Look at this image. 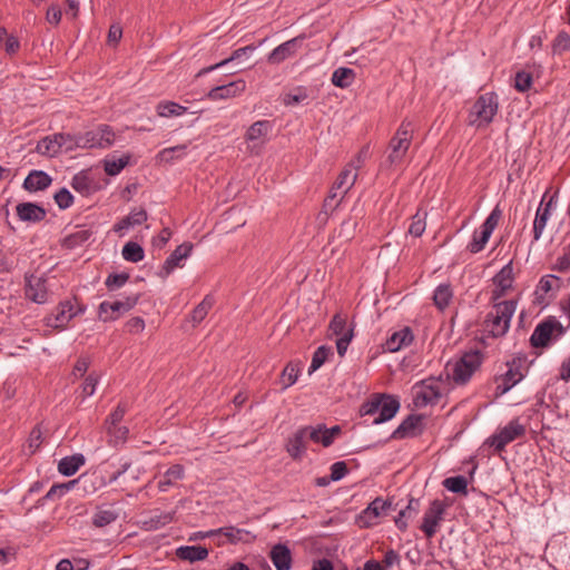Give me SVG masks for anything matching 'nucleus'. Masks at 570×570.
<instances>
[{"label": "nucleus", "instance_id": "1", "mask_svg": "<svg viewBox=\"0 0 570 570\" xmlns=\"http://www.w3.org/2000/svg\"><path fill=\"white\" fill-rule=\"evenodd\" d=\"M493 303V311L485 316L484 330L492 337H501L509 331L511 318L517 309V301L509 299Z\"/></svg>", "mask_w": 570, "mask_h": 570}, {"label": "nucleus", "instance_id": "2", "mask_svg": "<svg viewBox=\"0 0 570 570\" xmlns=\"http://www.w3.org/2000/svg\"><path fill=\"white\" fill-rule=\"evenodd\" d=\"M499 109L498 97L493 92H487L478 97L469 114V125L476 128L489 126Z\"/></svg>", "mask_w": 570, "mask_h": 570}, {"label": "nucleus", "instance_id": "3", "mask_svg": "<svg viewBox=\"0 0 570 570\" xmlns=\"http://www.w3.org/2000/svg\"><path fill=\"white\" fill-rule=\"evenodd\" d=\"M483 362V354L478 350L465 352L455 363L448 364L446 370L456 384H465L479 370Z\"/></svg>", "mask_w": 570, "mask_h": 570}, {"label": "nucleus", "instance_id": "4", "mask_svg": "<svg viewBox=\"0 0 570 570\" xmlns=\"http://www.w3.org/2000/svg\"><path fill=\"white\" fill-rule=\"evenodd\" d=\"M413 131L412 121L403 120L389 145L387 161L390 165H400L403 161L412 142Z\"/></svg>", "mask_w": 570, "mask_h": 570}, {"label": "nucleus", "instance_id": "5", "mask_svg": "<svg viewBox=\"0 0 570 570\" xmlns=\"http://www.w3.org/2000/svg\"><path fill=\"white\" fill-rule=\"evenodd\" d=\"M350 164L338 175L337 179L330 189L328 196L324 199L323 208L327 213L333 212L344 198L345 194L354 186L357 174L352 170Z\"/></svg>", "mask_w": 570, "mask_h": 570}, {"label": "nucleus", "instance_id": "6", "mask_svg": "<svg viewBox=\"0 0 570 570\" xmlns=\"http://www.w3.org/2000/svg\"><path fill=\"white\" fill-rule=\"evenodd\" d=\"M566 330L554 316H549L540 322L531 337L530 343L533 347H547L552 338H559L564 334Z\"/></svg>", "mask_w": 570, "mask_h": 570}, {"label": "nucleus", "instance_id": "7", "mask_svg": "<svg viewBox=\"0 0 570 570\" xmlns=\"http://www.w3.org/2000/svg\"><path fill=\"white\" fill-rule=\"evenodd\" d=\"M115 141V132L108 125H101L95 130L77 134L78 148H108Z\"/></svg>", "mask_w": 570, "mask_h": 570}, {"label": "nucleus", "instance_id": "8", "mask_svg": "<svg viewBox=\"0 0 570 570\" xmlns=\"http://www.w3.org/2000/svg\"><path fill=\"white\" fill-rule=\"evenodd\" d=\"M139 294H132L125 299L105 301L99 305V318L104 322L115 321L129 312L137 304Z\"/></svg>", "mask_w": 570, "mask_h": 570}, {"label": "nucleus", "instance_id": "9", "mask_svg": "<svg viewBox=\"0 0 570 570\" xmlns=\"http://www.w3.org/2000/svg\"><path fill=\"white\" fill-rule=\"evenodd\" d=\"M525 434V428L518 419L510 421L497 434L492 435L488 443L494 448L497 452H501L507 444Z\"/></svg>", "mask_w": 570, "mask_h": 570}, {"label": "nucleus", "instance_id": "10", "mask_svg": "<svg viewBox=\"0 0 570 570\" xmlns=\"http://www.w3.org/2000/svg\"><path fill=\"white\" fill-rule=\"evenodd\" d=\"M24 283V295L28 299L37 304H45L48 301V288L45 277H38L33 274H26Z\"/></svg>", "mask_w": 570, "mask_h": 570}, {"label": "nucleus", "instance_id": "11", "mask_svg": "<svg viewBox=\"0 0 570 570\" xmlns=\"http://www.w3.org/2000/svg\"><path fill=\"white\" fill-rule=\"evenodd\" d=\"M445 512V504L440 500H433L430 508L425 511L421 530L428 538H432L436 533V528Z\"/></svg>", "mask_w": 570, "mask_h": 570}, {"label": "nucleus", "instance_id": "12", "mask_svg": "<svg viewBox=\"0 0 570 570\" xmlns=\"http://www.w3.org/2000/svg\"><path fill=\"white\" fill-rule=\"evenodd\" d=\"M508 371L497 379L495 395L500 396L510 391L523 377L520 370V361L508 362Z\"/></svg>", "mask_w": 570, "mask_h": 570}, {"label": "nucleus", "instance_id": "13", "mask_svg": "<svg viewBox=\"0 0 570 570\" xmlns=\"http://www.w3.org/2000/svg\"><path fill=\"white\" fill-rule=\"evenodd\" d=\"M493 284L495 289L492 292V302L499 301L505 295L507 291L512 287L513 284V267L512 263L504 265L499 273L493 277Z\"/></svg>", "mask_w": 570, "mask_h": 570}, {"label": "nucleus", "instance_id": "14", "mask_svg": "<svg viewBox=\"0 0 570 570\" xmlns=\"http://www.w3.org/2000/svg\"><path fill=\"white\" fill-rule=\"evenodd\" d=\"M440 397L441 392L438 383L432 380H425L415 393L414 403L416 406H426L428 404L436 403Z\"/></svg>", "mask_w": 570, "mask_h": 570}, {"label": "nucleus", "instance_id": "15", "mask_svg": "<svg viewBox=\"0 0 570 570\" xmlns=\"http://www.w3.org/2000/svg\"><path fill=\"white\" fill-rule=\"evenodd\" d=\"M245 89L246 82L243 79H238L227 85L212 88L207 94V98L210 100L228 99L240 95Z\"/></svg>", "mask_w": 570, "mask_h": 570}, {"label": "nucleus", "instance_id": "16", "mask_svg": "<svg viewBox=\"0 0 570 570\" xmlns=\"http://www.w3.org/2000/svg\"><path fill=\"white\" fill-rule=\"evenodd\" d=\"M307 434L304 426L296 430L286 442V451L294 460H301L307 450Z\"/></svg>", "mask_w": 570, "mask_h": 570}, {"label": "nucleus", "instance_id": "17", "mask_svg": "<svg viewBox=\"0 0 570 570\" xmlns=\"http://www.w3.org/2000/svg\"><path fill=\"white\" fill-rule=\"evenodd\" d=\"M380 401V409H379V416L374 419V424H381L383 422H386L395 416L400 409V401L397 397L390 395V394H379Z\"/></svg>", "mask_w": 570, "mask_h": 570}, {"label": "nucleus", "instance_id": "18", "mask_svg": "<svg viewBox=\"0 0 570 570\" xmlns=\"http://www.w3.org/2000/svg\"><path fill=\"white\" fill-rule=\"evenodd\" d=\"M304 36H298L293 38L284 43L277 46L269 55L268 62L269 63H281L285 59L292 57L297 49L299 48L301 41L304 39Z\"/></svg>", "mask_w": 570, "mask_h": 570}, {"label": "nucleus", "instance_id": "19", "mask_svg": "<svg viewBox=\"0 0 570 570\" xmlns=\"http://www.w3.org/2000/svg\"><path fill=\"white\" fill-rule=\"evenodd\" d=\"M77 314L78 312L73 311V305L70 301L61 302L57 307L56 315L53 317H47V325L62 330Z\"/></svg>", "mask_w": 570, "mask_h": 570}, {"label": "nucleus", "instance_id": "20", "mask_svg": "<svg viewBox=\"0 0 570 570\" xmlns=\"http://www.w3.org/2000/svg\"><path fill=\"white\" fill-rule=\"evenodd\" d=\"M20 220L28 223H39L46 218L47 212L43 207L33 203H20L16 207Z\"/></svg>", "mask_w": 570, "mask_h": 570}, {"label": "nucleus", "instance_id": "21", "mask_svg": "<svg viewBox=\"0 0 570 570\" xmlns=\"http://www.w3.org/2000/svg\"><path fill=\"white\" fill-rule=\"evenodd\" d=\"M390 508V501L383 500L382 498H376L367 505L366 509L362 511L360 518L364 521V524L368 527L373 524L377 518L385 514Z\"/></svg>", "mask_w": 570, "mask_h": 570}, {"label": "nucleus", "instance_id": "22", "mask_svg": "<svg viewBox=\"0 0 570 570\" xmlns=\"http://www.w3.org/2000/svg\"><path fill=\"white\" fill-rule=\"evenodd\" d=\"M185 468L181 464H174L168 468L161 479L158 481L157 488L160 492H167L169 488L175 487L176 483L185 478Z\"/></svg>", "mask_w": 570, "mask_h": 570}, {"label": "nucleus", "instance_id": "23", "mask_svg": "<svg viewBox=\"0 0 570 570\" xmlns=\"http://www.w3.org/2000/svg\"><path fill=\"white\" fill-rule=\"evenodd\" d=\"M413 333L410 327L394 332L385 342L384 347L389 352H397L413 342Z\"/></svg>", "mask_w": 570, "mask_h": 570}, {"label": "nucleus", "instance_id": "24", "mask_svg": "<svg viewBox=\"0 0 570 570\" xmlns=\"http://www.w3.org/2000/svg\"><path fill=\"white\" fill-rule=\"evenodd\" d=\"M118 517L119 513L112 504H102L97 507L92 514L91 522L96 528H104L115 522Z\"/></svg>", "mask_w": 570, "mask_h": 570}, {"label": "nucleus", "instance_id": "25", "mask_svg": "<svg viewBox=\"0 0 570 570\" xmlns=\"http://www.w3.org/2000/svg\"><path fill=\"white\" fill-rule=\"evenodd\" d=\"M271 560L276 570H289L292 567V553L287 546L275 544L269 553Z\"/></svg>", "mask_w": 570, "mask_h": 570}, {"label": "nucleus", "instance_id": "26", "mask_svg": "<svg viewBox=\"0 0 570 570\" xmlns=\"http://www.w3.org/2000/svg\"><path fill=\"white\" fill-rule=\"evenodd\" d=\"M51 177L42 170H32L23 181V188L29 191L45 190L51 185Z\"/></svg>", "mask_w": 570, "mask_h": 570}, {"label": "nucleus", "instance_id": "27", "mask_svg": "<svg viewBox=\"0 0 570 570\" xmlns=\"http://www.w3.org/2000/svg\"><path fill=\"white\" fill-rule=\"evenodd\" d=\"M554 204V196H552L546 204H543V200L541 202L540 207L537 210V215L533 222V237L535 240H538L542 232L547 225V222L550 217V212L552 208V205Z\"/></svg>", "mask_w": 570, "mask_h": 570}, {"label": "nucleus", "instance_id": "28", "mask_svg": "<svg viewBox=\"0 0 570 570\" xmlns=\"http://www.w3.org/2000/svg\"><path fill=\"white\" fill-rule=\"evenodd\" d=\"M193 249V245L190 243H183L177 246V248L167 257L164 263V271L166 275H169L176 267L179 266V263L187 258Z\"/></svg>", "mask_w": 570, "mask_h": 570}, {"label": "nucleus", "instance_id": "29", "mask_svg": "<svg viewBox=\"0 0 570 570\" xmlns=\"http://www.w3.org/2000/svg\"><path fill=\"white\" fill-rule=\"evenodd\" d=\"M421 422V416L415 414H410L402 423L397 426L396 430L392 433L391 438L395 440L405 439L409 436L416 435V429Z\"/></svg>", "mask_w": 570, "mask_h": 570}, {"label": "nucleus", "instance_id": "30", "mask_svg": "<svg viewBox=\"0 0 570 570\" xmlns=\"http://www.w3.org/2000/svg\"><path fill=\"white\" fill-rule=\"evenodd\" d=\"M176 556L189 562L202 561L208 557V550L202 546H183L176 550Z\"/></svg>", "mask_w": 570, "mask_h": 570}, {"label": "nucleus", "instance_id": "31", "mask_svg": "<svg viewBox=\"0 0 570 570\" xmlns=\"http://www.w3.org/2000/svg\"><path fill=\"white\" fill-rule=\"evenodd\" d=\"M85 461L82 454L65 456L58 463V471L65 476H71L85 464Z\"/></svg>", "mask_w": 570, "mask_h": 570}, {"label": "nucleus", "instance_id": "32", "mask_svg": "<svg viewBox=\"0 0 570 570\" xmlns=\"http://www.w3.org/2000/svg\"><path fill=\"white\" fill-rule=\"evenodd\" d=\"M147 213L144 208H135L129 213L128 216L124 217L119 223L115 225L114 230L121 232L132 226L141 225L147 220Z\"/></svg>", "mask_w": 570, "mask_h": 570}, {"label": "nucleus", "instance_id": "33", "mask_svg": "<svg viewBox=\"0 0 570 570\" xmlns=\"http://www.w3.org/2000/svg\"><path fill=\"white\" fill-rule=\"evenodd\" d=\"M36 150L43 156H55L59 154L61 150L59 142L57 140L56 135L47 136L42 138L36 147Z\"/></svg>", "mask_w": 570, "mask_h": 570}, {"label": "nucleus", "instance_id": "34", "mask_svg": "<svg viewBox=\"0 0 570 570\" xmlns=\"http://www.w3.org/2000/svg\"><path fill=\"white\" fill-rule=\"evenodd\" d=\"M272 129V124L268 120L255 121L246 132V140L255 141L265 137Z\"/></svg>", "mask_w": 570, "mask_h": 570}, {"label": "nucleus", "instance_id": "35", "mask_svg": "<svg viewBox=\"0 0 570 570\" xmlns=\"http://www.w3.org/2000/svg\"><path fill=\"white\" fill-rule=\"evenodd\" d=\"M213 305L214 298L210 295L205 296V298L191 312L190 320L193 322V326L199 324L207 316Z\"/></svg>", "mask_w": 570, "mask_h": 570}, {"label": "nucleus", "instance_id": "36", "mask_svg": "<svg viewBox=\"0 0 570 570\" xmlns=\"http://www.w3.org/2000/svg\"><path fill=\"white\" fill-rule=\"evenodd\" d=\"M355 77V72L351 68H337L332 75V83L338 88H347Z\"/></svg>", "mask_w": 570, "mask_h": 570}, {"label": "nucleus", "instance_id": "37", "mask_svg": "<svg viewBox=\"0 0 570 570\" xmlns=\"http://www.w3.org/2000/svg\"><path fill=\"white\" fill-rule=\"evenodd\" d=\"M253 50H254V47H252V46H246V47L239 48V49L235 50L229 58H227L225 60H222L220 62H217V63H215L213 66H209V67L200 69L197 72L196 77H202V76H204V75H206V73H208V72H210V71H213L215 69H218V68L229 63L230 61L238 60L243 56H245V53L247 51H253Z\"/></svg>", "mask_w": 570, "mask_h": 570}, {"label": "nucleus", "instance_id": "38", "mask_svg": "<svg viewBox=\"0 0 570 570\" xmlns=\"http://www.w3.org/2000/svg\"><path fill=\"white\" fill-rule=\"evenodd\" d=\"M243 533L248 534L249 532L243 529H237L235 527H225L207 531V534L209 535H224L230 543L239 542L242 540Z\"/></svg>", "mask_w": 570, "mask_h": 570}, {"label": "nucleus", "instance_id": "39", "mask_svg": "<svg viewBox=\"0 0 570 570\" xmlns=\"http://www.w3.org/2000/svg\"><path fill=\"white\" fill-rule=\"evenodd\" d=\"M89 481V476L86 474L80 475L77 480H72L67 484H60V485H52L50 490L46 494V499L53 500L56 495H62L70 487H72L76 483H82L83 490L88 491L87 482Z\"/></svg>", "mask_w": 570, "mask_h": 570}, {"label": "nucleus", "instance_id": "40", "mask_svg": "<svg viewBox=\"0 0 570 570\" xmlns=\"http://www.w3.org/2000/svg\"><path fill=\"white\" fill-rule=\"evenodd\" d=\"M71 186L76 191L82 195H89L94 191V183L83 171L73 176Z\"/></svg>", "mask_w": 570, "mask_h": 570}, {"label": "nucleus", "instance_id": "41", "mask_svg": "<svg viewBox=\"0 0 570 570\" xmlns=\"http://www.w3.org/2000/svg\"><path fill=\"white\" fill-rule=\"evenodd\" d=\"M122 257L124 259L131 262V263H138L144 259L145 252L144 248L135 242H128L122 247Z\"/></svg>", "mask_w": 570, "mask_h": 570}, {"label": "nucleus", "instance_id": "42", "mask_svg": "<svg viewBox=\"0 0 570 570\" xmlns=\"http://www.w3.org/2000/svg\"><path fill=\"white\" fill-rule=\"evenodd\" d=\"M443 487L458 494H468V480L463 475L450 476L443 481Z\"/></svg>", "mask_w": 570, "mask_h": 570}, {"label": "nucleus", "instance_id": "43", "mask_svg": "<svg viewBox=\"0 0 570 570\" xmlns=\"http://www.w3.org/2000/svg\"><path fill=\"white\" fill-rule=\"evenodd\" d=\"M130 157L128 155L122 156L120 158H110L105 159L104 169L107 175L116 176L118 175L129 163Z\"/></svg>", "mask_w": 570, "mask_h": 570}, {"label": "nucleus", "instance_id": "44", "mask_svg": "<svg viewBox=\"0 0 570 570\" xmlns=\"http://www.w3.org/2000/svg\"><path fill=\"white\" fill-rule=\"evenodd\" d=\"M187 111V108L174 101L160 102L157 106V112L160 117L180 116Z\"/></svg>", "mask_w": 570, "mask_h": 570}, {"label": "nucleus", "instance_id": "45", "mask_svg": "<svg viewBox=\"0 0 570 570\" xmlns=\"http://www.w3.org/2000/svg\"><path fill=\"white\" fill-rule=\"evenodd\" d=\"M452 298V291L449 285L441 284L436 287L433 301L434 304L440 308L444 309L450 304V301Z\"/></svg>", "mask_w": 570, "mask_h": 570}, {"label": "nucleus", "instance_id": "46", "mask_svg": "<svg viewBox=\"0 0 570 570\" xmlns=\"http://www.w3.org/2000/svg\"><path fill=\"white\" fill-rule=\"evenodd\" d=\"M491 234L492 233L483 228H481L480 232H474L472 240L468 245V249L473 254L481 252L485 247Z\"/></svg>", "mask_w": 570, "mask_h": 570}, {"label": "nucleus", "instance_id": "47", "mask_svg": "<svg viewBox=\"0 0 570 570\" xmlns=\"http://www.w3.org/2000/svg\"><path fill=\"white\" fill-rule=\"evenodd\" d=\"M186 148L187 145H178L165 148L158 153L157 158L160 161L171 163L175 159L181 158L186 154Z\"/></svg>", "mask_w": 570, "mask_h": 570}, {"label": "nucleus", "instance_id": "48", "mask_svg": "<svg viewBox=\"0 0 570 570\" xmlns=\"http://www.w3.org/2000/svg\"><path fill=\"white\" fill-rule=\"evenodd\" d=\"M350 328H354L353 326H347L346 324V317L342 316L341 314H335L328 325V331L332 333V335H335L337 337L346 335Z\"/></svg>", "mask_w": 570, "mask_h": 570}, {"label": "nucleus", "instance_id": "49", "mask_svg": "<svg viewBox=\"0 0 570 570\" xmlns=\"http://www.w3.org/2000/svg\"><path fill=\"white\" fill-rule=\"evenodd\" d=\"M330 354H332V348L330 346L322 345L317 347V350L313 354L308 373L312 374L313 372L318 370L325 363Z\"/></svg>", "mask_w": 570, "mask_h": 570}, {"label": "nucleus", "instance_id": "50", "mask_svg": "<svg viewBox=\"0 0 570 570\" xmlns=\"http://www.w3.org/2000/svg\"><path fill=\"white\" fill-rule=\"evenodd\" d=\"M90 236L91 232L89 229H80L68 235L63 240V245L67 248H75L87 242L90 238Z\"/></svg>", "mask_w": 570, "mask_h": 570}, {"label": "nucleus", "instance_id": "51", "mask_svg": "<svg viewBox=\"0 0 570 570\" xmlns=\"http://www.w3.org/2000/svg\"><path fill=\"white\" fill-rule=\"evenodd\" d=\"M106 430L108 435L110 436V442L114 445L124 443L127 440L129 433L128 428L116 424L106 426Z\"/></svg>", "mask_w": 570, "mask_h": 570}, {"label": "nucleus", "instance_id": "52", "mask_svg": "<svg viewBox=\"0 0 570 570\" xmlns=\"http://www.w3.org/2000/svg\"><path fill=\"white\" fill-rule=\"evenodd\" d=\"M426 213L421 214L417 212L415 215L412 216V222L409 227V233L414 237H420L425 230L426 223H425Z\"/></svg>", "mask_w": 570, "mask_h": 570}, {"label": "nucleus", "instance_id": "53", "mask_svg": "<svg viewBox=\"0 0 570 570\" xmlns=\"http://www.w3.org/2000/svg\"><path fill=\"white\" fill-rule=\"evenodd\" d=\"M299 368L297 364L291 362L288 363L282 372V382L284 383V389L292 386L298 379Z\"/></svg>", "mask_w": 570, "mask_h": 570}, {"label": "nucleus", "instance_id": "54", "mask_svg": "<svg viewBox=\"0 0 570 570\" xmlns=\"http://www.w3.org/2000/svg\"><path fill=\"white\" fill-rule=\"evenodd\" d=\"M553 53L561 55L570 51V36L566 31H560L552 45Z\"/></svg>", "mask_w": 570, "mask_h": 570}, {"label": "nucleus", "instance_id": "55", "mask_svg": "<svg viewBox=\"0 0 570 570\" xmlns=\"http://www.w3.org/2000/svg\"><path fill=\"white\" fill-rule=\"evenodd\" d=\"M98 381H99V377L94 373L89 374L85 379V382L81 385V392H80V396L82 400L87 399L88 396L94 395V393L96 391V386L98 384Z\"/></svg>", "mask_w": 570, "mask_h": 570}, {"label": "nucleus", "instance_id": "56", "mask_svg": "<svg viewBox=\"0 0 570 570\" xmlns=\"http://www.w3.org/2000/svg\"><path fill=\"white\" fill-rule=\"evenodd\" d=\"M55 135L57 137V140L59 142L61 150L71 151V150L78 148V145H76L77 135L65 134V132H59V134H55Z\"/></svg>", "mask_w": 570, "mask_h": 570}, {"label": "nucleus", "instance_id": "57", "mask_svg": "<svg viewBox=\"0 0 570 570\" xmlns=\"http://www.w3.org/2000/svg\"><path fill=\"white\" fill-rule=\"evenodd\" d=\"M342 433V429L340 425H334L327 429L323 424V434H322V445L324 448H328L334 443L335 438H337Z\"/></svg>", "mask_w": 570, "mask_h": 570}, {"label": "nucleus", "instance_id": "58", "mask_svg": "<svg viewBox=\"0 0 570 570\" xmlns=\"http://www.w3.org/2000/svg\"><path fill=\"white\" fill-rule=\"evenodd\" d=\"M55 202L60 209H67L72 205L73 196L67 188H61L56 193Z\"/></svg>", "mask_w": 570, "mask_h": 570}, {"label": "nucleus", "instance_id": "59", "mask_svg": "<svg viewBox=\"0 0 570 570\" xmlns=\"http://www.w3.org/2000/svg\"><path fill=\"white\" fill-rule=\"evenodd\" d=\"M128 279L129 275L127 273L110 274L107 277L105 284L108 287V289L114 291L124 286Z\"/></svg>", "mask_w": 570, "mask_h": 570}, {"label": "nucleus", "instance_id": "60", "mask_svg": "<svg viewBox=\"0 0 570 570\" xmlns=\"http://www.w3.org/2000/svg\"><path fill=\"white\" fill-rule=\"evenodd\" d=\"M501 216H502V210L499 208V206H495L493 208V210L490 213V215L488 216V218L485 219V222L483 223V225L481 226V228H483L490 233H493V230L495 229V227L499 224V220L501 219Z\"/></svg>", "mask_w": 570, "mask_h": 570}, {"label": "nucleus", "instance_id": "61", "mask_svg": "<svg viewBox=\"0 0 570 570\" xmlns=\"http://www.w3.org/2000/svg\"><path fill=\"white\" fill-rule=\"evenodd\" d=\"M532 83V76L525 71H519L515 75V83L514 87L518 91L524 92L530 89Z\"/></svg>", "mask_w": 570, "mask_h": 570}, {"label": "nucleus", "instance_id": "62", "mask_svg": "<svg viewBox=\"0 0 570 570\" xmlns=\"http://www.w3.org/2000/svg\"><path fill=\"white\" fill-rule=\"evenodd\" d=\"M308 95L305 89L298 88L295 92L287 94L284 98V104L287 106L297 105L305 101Z\"/></svg>", "mask_w": 570, "mask_h": 570}, {"label": "nucleus", "instance_id": "63", "mask_svg": "<svg viewBox=\"0 0 570 570\" xmlns=\"http://www.w3.org/2000/svg\"><path fill=\"white\" fill-rule=\"evenodd\" d=\"M42 442V432L39 426H36L30 432L29 439H28V448L30 449L31 453H35L41 445Z\"/></svg>", "mask_w": 570, "mask_h": 570}, {"label": "nucleus", "instance_id": "64", "mask_svg": "<svg viewBox=\"0 0 570 570\" xmlns=\"http://www.w3.org/2000/svg\"><path fill=\"white\" fill-rule=\"evenodd\" d=\"M347 465L344 461H337L332 464L331 466V475L330 479L332 481H340L343 479L347 473Z\"/></svg>", "mask_w": 570, "mask_h": 570}]
</instances>
